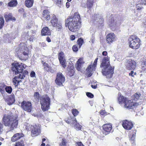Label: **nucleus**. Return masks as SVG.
Returning <instances> with one entry per match:
<instances>
[{
	"label": "nucleus",
	"instance_id": "a18cd8bd",
	"mask_svg": "<svg viewBox=\"0 0 146 146\" xmlns=\"http://www.w3.org/2000/svg\"><path fill=\"white\" fill-rule=\"evenodd\" d=\"M100 114L103 115L105 116L108 114V113L106 112L105 110H101L100 111Z\"/></svg>",
	"mask_w": 146,
	"mask_h": 146
},
{
	"label": "nucleus",
	"instance_id": "6e6d98bb",
	"mask_svg": "<svg viewBox=\"0 0 146 146\" xmlns=\"http://www.w3.org/2000/svg\"><path fill=\"white\" fill-rule=\"evenodd\" d=\"M72 118H71L72 119L71 120H67L66 121V122L68 123H70L72 125H74V123H73V121H72Z\"/></svg>",
	"mask_w": 146,
	"mask_h": 146
},
{
	"label": "nucleus",
	"instance_id": "dca6fc26",
	"mask_svg": "<svg viewBox=\"0 0 146 146\" xmlns=\"http://www.w3.org/2000/svg\"><path fill=\"white\" fill-rule=\"evenodd\" d=\"M84 63L83 58H80L78 59L75 65L76 68L78 71H81Z\"/></svg>",
	"mask_w": 146,
	"mask_h": 146
},
{
	"label": "nucleus",
	"instance_id": "2eb2a0df",
	"mask_svg": "<svg viewBox=\"0 0 146 146\" xmlns=\"http://www.w3.org/2000/svg\"><path fill=\"white\" fill-rule=\"evenodd\" d=\"M136 65L135 62L130 59L128 60L126 63V67L128 70H134L136 68Z\"/></svg>",
	"mask_w": 146,
	"mask_h": 146
},
{
	"label": "nucleus",
	"instance_id": "7c9ffc66",
	"mask_svg": "<svg viewBox=\"0 0 146 146\" xmlns=\"http://www.w3.org/2000/svg\"><path fill=\"white\" fill-rule=\"evenodd\" d=\"M130 102H132V101H131V100H129L128 99L126 100V101L125 102V105L124 107L125 108H128L129 109H132V108H129V106H130Z\"/></svg>",
	"mask_w": 146,
	"mask_h": 146
},
{
	"label": "nucleus",
	"instance_id": "1a4fd4ad",
	"mask_svg": "<svg viewBox=\"0 0 146 146\" xmlns=\"http://www.w3.org/2000/svg\"><path fill=\"white\" fill-rule=\"evenodd\" d=\"M12 70L14 72L16 75L19 74V72L23 70V69L25 68L26 65L24 64L16 63L12 64Z\"/></svg>",
	"mask_w": 146,
	"mask_h": 146
},
{
	"label": "nucleus",
	"instance_id": "c03bdc74",
	"mask_svg": "<svg viewBox=\"0 0 146 146\" xmlns=\"http://www.w3.org/2000/svg\"><path fill=\"white\" fill-rule=\"evenodd\" d=\"M34 97L36 100H38L40 97L39 94L37 92L35 93Z\"/></svg>",
	"mask_w": 146,
	"mask_h": 146
},
{
	"label": "nucleus",
	"instance_id": "f3484780",
	"mask_svg": "<svg viewBox=\"0 0 146 146\" xmlns=\"http://www.w3.org/2000/svg\"><path fill=\"white\" fill-rule=\"evenodd\" d=\"M120 24V22L117 19H111L109 26L113 30H114Z\"/></svg>",
	"mask_w": 146,
	"mask_h": 146
},
{
	"label": "nucleus",
	"instance_id": "0eeeda50",
	"mask_svg": "<svg viewBox=\"0 0 146 146\" xmlns=\"http://www.w3.org/2000/svg\"><path fill=\"white\" fill-rule=\"evenodd\" d=\"M26 128L27 130H31V135L33 137L36 136L40 133V126L38 125H32L28 124Z\"/></svg>",
	"mask_w": 146,
	"mask_h": 146
},
{
	"label": "nucleus",
	"instance_id": "69168bd1",
	"mask_svg": "<svg viewBox=\"0 0 146 146\" xmlns=\"http://www.w3.org/2000/svg\"><path fill=\"white\" fill-rule=\"evenodd\" d=\"M102 54L103 56H106L107 54V52L106 51H104L102 52Z\"/></svg>",
	"mask_w": 146,
	"mask_h": 146
},
{
	"label": "nucleus",
	"instance_id": "37998d69",
	"mask_svg": "<svg viewBox=\"0 0 146 146\" xmlns=\"http://www.w3.org/2000/svg\"><path fill=\"white\" fill-rule=\"evenodd\" d=\"M142 66L143 68V69L144 70H146V59L142 63Z\"/></svg>",
	"mask_w": 146,
	"mask_h": 146
},
{
	"label": "nucleus",
	"instance_id": "8fccbe9b",
	"mask_svg": "<svg viewBox=\"0 0 146 146\" xmlns=\"http://www.w3.org/2000/svg\"><path fill=\"white\" fill-rule=\"evenodd\" d=\"M15 146H24V144L22 141L17 143Z\"/></svg>",
	"mask_w": 146,
	"mask_h": 146
},
{
	"label": "nucleus",
	"instance_id": "774afa93",
	"mask_svg": "<svg viewBox=\"0 0 146 146\" xmlns=\"http://www.w3.org/2000/svg\"><path fill=\"white\" fill-rule=\"evenodd\" d=\"M46 40L48 42H51V40L48 37H47L46 38Z\"/></svg>",
	"mask_w": 146,
	"mask_h": 146
},
{
	"label": "nucleus",
	"instance_id": "4c0bfd02",
	"mask_svg": "<svg viewBox=\"0 0 146 146\" xmlns=\"http://www.w3.org/2000/svg\"><path fill=\"white\" fill-rule=\"evenodd\" d=\"M83 42L84 41L83 39L81 38H80L78 39L77 40V42L80 48V47L81 46L82 44L83 43Z\"/></svg>",
	"mask_w": 146,
	"mask_h": 146
},
{
	"label": "nucleus",
	"instance_id": "2f4dec72",
	"mask_svg": "<svg viewBox=\"0 0 146 146\" xmlns=\"http://www.w3.org/2000/svg\"><path fill=\"white\" fill-rule=\"evenodd\" d=\"M130 104L129 105H130V106H129V108H132V109L139 105V104L138 103H134L133 101L132 102H130Z\"/></svg>",
	"mask_w": 146,
	"mask_h": 146
},
{
	"label": "nucleus",
	"instance_id": "09e8293b",
	"mask_svg": "<svg viewBox=\"0 0 146 146\" xmlns=\"http://www.w3.org/2000/svg\"><path fill=\"white\" fill-rule=\"evenodd\" d=\"M86 95L88 97L91 98H92L94 97V95L90 92H87Z\"/></svg>",
	"mask_w": 146,
	"mask_h": 146
},
{
	"label": "nucleus",
	"instance_id": "79ce46f5",
	"mask_svg": "<svg viewBox=\"0 0 146 146\" xmlns=\"http://www.w3.org/2000/svg\"><path fill=\"white\" fill-rule=\"evenodd\" d=\"M54 2L58 6H60L61 3V0H54Z\"/></svg>",
	"mask_w": 146,
	"mask_h": 146
},
{
	"label": "nucleus",
	"instance_id": "0e129e2a",
	"mask_svg": "<svg viewBox=\"0 0 146 146\" xmlns=\"http://www.w3.org/2000/svg\"><path fill=\"white\" fill-rule=\"evenodd\" d=\"M135 17H134V18H133L132 19V20L135 22L136 21L138 20V19L137 18V16H135Z\"/></svg>",
	"mask_w": 146,
	"mask_h": 146
},
{
	"label": "nucleus",
	"instance_id": "f8f14e48",
	"mask_svg": "<svg viewBox=\"0 0 146 146\" xmlns=\"http://www.w3.org/2000/svg\"><path fill=\"white\" fill-rule=\"evenodd\" d=\"M65 79L62 73L59 72L57 73L56 78L55 80V82L57 85L62 86V83L65 81Z\"/></svg>",
	"mask_w": 146,
	"mask_h": 146
},
{
	"label": "nucleus",
	"instance_id": "20e7f679",
	"mask_svg": "<svg viewBox=\"0 0 146 146\" xmlns=\"http://www.w3.org/2000/svg\"><path fill=\"white\" fill-rule=\"evenodd\" d=\"M17 52L19 56L21 57V59L25 60L28 59L29 49L25 43H21L20 44L19 49Z\"/></svg>",
	"mask_w": 146,
	"mask_h": 146
},
{
	"label": "nucleus",
	"instance_id": "a19ab883",
	"mask_svg": "<svg viewBox=\"0 0 146 146\" xmlns=\"http://www.w3.org/2000/svg\"><path fill=\"white\" fill-rule=\"evenodd\" d=\"M72 111V113L74 116L77 115L79 113L78 111L76 109H73Z\"/></svg>",
	"mask_w": 146,
	"mask_h": 146
},
{
	"label": "nucleus",
	"instance_id": "49530a36",
	"mask_svg": "<svg viewBox=\"0 0 146 146\" xmlns=\"http://www.w3.org/2000/svg\"><path fill=\"white\" fill-rule=\"evenodd\" d=\"M138 3L141 4L142 5L143 4L144 5H146V1L145 0H139Z\"/></svg>",
	"mask_w": 146,
	"mask_h": 146
},
{
	"label": "nucleus",
	"instance_id": "a878e982",
	"mask_svg": "<svg viewBox=\"0 0 146 146\" xmlns=\"http://www.w3.org/2000/svg\"><path fill=\"white\" fill-rule=\"evenodd\" d=\"M4 17L6 21L10 20H15V18L14 17H13L12 14L11 13H7L4 15Z\"/></svg>",
	"mask_w": 146,
	"mask_h": 146
},
{
	"label": "nucleus",
	"instance_id": "338daca9",
	"mask_svg": "<svg viewBox=\"0 0 146 146\" xmlns=\"http://www.w3.org/2000/svg\"><path fill=\"white\" fill-rule=\"evenodd\" d=\"M70 3H69L68 2H67L66 3V6L67 8H68L69 7L70 5Z\"/></svg>",
	"mask_w": 146,
	"mask_h": 146
},
{
	"label": "nucleus",
	"instance_id": "aec40b11",
	"mask_svg": "<svg viewBox=\"0 0 146 146\" xmlns=\"http://www.w3.org/2000/svg\"><path fill=\"white\" fill-rule=\"evenodd\" d=\"M95 68L92 65L89 66L86 69V71L88 76H90L92 74V72L94 71Z\"/></svg>",
	"mask_w": 146,
	"mask_h": 146
},
{
	"label": "nucleus",
	"instance_id": "b1692460",
	"mask_svg": "<svg viewBox=\"0 0 146 146\" xmlns=\"http://www.w3.org/2000/svg\"><path fill=\"white\" fill-rule=\"evenodd\" d=\"M41 34L42 35H50L51 33L47 27L43 28L41 31Z\"/></svg>",
	"mask_w": 146,
	"mask_h": 146
},
{
	"label": "nucleus",
	"instance_id": "39448f33",
	"mask_svg": "<svg viewBox=\"0 0 146 146\" xmlns=\"http://www.w3.org/2000/svg\"><path fill=\"white\" fill-rule=\"evenodd\" d=\"M129 45L133 49H137L140 46V40L136 36L132 35L129 38Z\"/></svg>",
	"mask_w": 146,
	"mask_h": 146
},
{
	"label": "nucleus",
	"instance_id": "bf43d9fd",
	"mask_svg": "<svg viewBox=\"0 0 146 146\" xmlns=\"http://www.w3.org/2000/svg\"><path fill=\"white\" fill-rule=\"evenodd\" d=\"M81 6L84 7H87V5H86V4L85 3H82L81 4Z\"/></svg>",
	"mask_w": 146,
	"mask_h": 146
},
{
	"label": "nucleus",
	"instance_id": "412c9836",
	"mask_svg": "<svg viewBox=\"0 0 146 146\" xmlns=\"http://www.w3.org/2000/svg\"><path fill=\"white\" fill-rule=\"evenodd\" d=\"M72 121H73L74 125H72L74 126V128L76 130H80L82 127V126L77 122L76 118L74 117H73L72 118Z\"/></svg>",
	"mask_w": 146,
	"mask_h": 146
},
{
	"label": "nucleus",
	"instance_id": "864d4df0",
	"mask_svg": "<svg viewBox=\"0 0 146 146\" xmlns=\"http://www.w3.org/2000/svg\"><path fill=\"white\" fill-rule=\"evenodd\" d=\"M98 60V58H96L95 59V60L93 64L92 65V66H94V67L95 68V67L96 66V64H97Z\"/></svg>",
	"mask_w": 146,
	"mask_h": 146
},
{
	"label": "nucleus",
	"instance_id": "f257e3e1",
	"mask_svg": "<svg viewBox=\"0 0 146 146\" xmlns=\"http://www.w3.org/2000/svg\"><path fill=\"white\" fill-rule=\"evenodd\" d=\"M79 13H74V16L68 17L65 21V26L72 32H75L80 27L81 22Z\"/></svg>",
	"mask_w": 146,
	"mask_h": 146
},
{
	"label": "nucleus",
	"instance_id": "cd10ccee",
	"mask_svg": "<svg viewBox=\"0 0 146 146\" xmlns=\"http://www.w3.org/2000/svg\"><path fill=\"white\" fill-rule=\"evenodd\" d=\"M44 69L48 72L53 73L54 70L51 69V67L48 65L46 63H44Z\"/></svg>",
	"mask_w": 146,
	"mask_h": 146
},
{
	"label": "nucleus",
	"instance_id": "e2e57ef3",
	"mask_svg": "<svg viewBox=\"0 0 146 146\" xmlns=\"http://www.w3.org/2000/svg\"><path fill=\"white\" fill-rule=\"evenodd\" d=\"M95 40V38L94 37H92L91 38V39L90 40V41L92 43H94V41Z\"/></svg>",
	"mask_w": 146,
	"mask_h": 146
},
{
	"label": "nucleus",
	"instance_id": "5701e85b",
	"mask_svg": "<svg viewBox=\"0 0 146 146\" xmlns=\"http://www.w3.org/2000/svg\"><path fill=\"white\" fill-rule=\"evenodd\" d=\"M23 134L21 133H17L14 134L11 137V141L13 142H15L19 139L23 137Z\"/></svg>",
	"mask_w": 146,
	"mask_h": 146
},
{
	"label": "nucleus",
	"instance_id": "9b49d317",
	"mask_svg": "<svg viewBox=\"0 0 146 146\" xmlns=\"http://www.w3.org/2000/svg\"><path fill=\"white\" fill-rule=\"evenodd\" d=\"M21 105L23 109L28 112H31L33 109L32 104L30 102L23 101Z\"/></svg>",
	"mask_w": 146,
	"mask_h": 146
},
{
	"label": "nucleus",
	"instance_id": "58836bf2",
	"mask_svg": "<svg viewBox=\"0 0 146 146\" xmlns=\"http://www.w3.org/2000/svg\"><path fill=\"white\" fill-rule=\"evenodd\" d=\"M141 94H140L135 93L133 96V98L135 100H137L139 99Z\"/></svg>",
	"mask_w": 146,
	"mask_h": 146
},
{
	"label": "nucleus",
	"instance_id": "6e6552de",
	"mask_svg": "<svg viewBox=\"0 0 146 146\" xmlns=\"http://www.w3.org/2000/svg\"><path fill=\"white\" fill-rule=\"evenodd\" d=\"M18 73L19 74H17L16 75H17L15 77L13 80V84L15 85V86H17L18 84L21 82V80L19 79H23L25 77V75L27 74L28 72L27 70H25L24 73L23 71L19 72Z\"/></svg>",
	"mask_w": 146,
	"mask_h": 146
},
{
	"label": "nucleus",
	"instance_id": "c85d7f7f",
	"mask_svg": "<svg viewBox=\"0 0 146 146\" xmlns=\"http://www.w3.org/2000/svg\"><path fill=\"white\" fill-rule=\"evenodd\" d=\"M25 3L26 6L29 8L33 6V0H26Z\"/></svg>",
	"mask_w": 146,
	"mask_h": 146
},
{
	"label": "nucleus",
	"instance_id": "052dcab7",
	"mask_svg": "<svg viewBox=\"0 0 146 146\" xmlns=\"http://www.w3.org/2000/svg\"><path fill=\"white\" fill-rule=\"evenodd\" d=\"M70 38L71 40H74L75 39V36L74 35H72L70 36Z\"/></svg>",
	"mask_w": 146,
	"mask_h": 146
},
{
	"label": "nucleus",
	"instance_id": "7ed1b4c3",
	"mask_svg": "<svg viewBox=\"0 0 146 146\" xmlns=\"http://www.w3.org/2000/svg\"><path fill=\"white\" fill-rule=\"evenodd\" d=\"M3 120L4 125L9 127L11 131L13 130L17 126L18 120L17 116L5 114L3 117Z\"/></svg>",
	"mask_w": 146,
	"mask_h": 146
},
{
	"label": "nucleus",
	"instance_id": "680f3d73",
	"mask_svg": "<svg viewBox=\"0 0 146 146\" xmlns=\"http://www.w3.org/2000/svg\"><path fill=\"white\" fill-rule=\"evenodd\" d=\"M135 139V138L133 137H131V138H130V140L131 141V142L132 143H133L134 142V140Z\"/></svg>",
	"mask_w": 146,
	"mask_h": 146
},
{
	"label": "nucleus",
	"instance_id": "f03ea898",
	"mask_svg": "<svg viewBox=\"0 0 146 146\" xmlns=\"http://www.w3.org/2000/svg\"><path fill=\"white\" fill-rule=\"evenodd\" d=\"M101 67L103 68L102 73L107 78H111L113 73L114 67L110 66L109 58L108 56L103 58Z\"/></svg>",
	"mask_w": 146,
	"mask_h": 146
},
{
	"label": "nucleus",
	"instance_id": "e433bc0d",
	"mask_svg": "<svg viewBox=\"0 0 146 146\" xmlns=\"http://www.w3.org/2000/svg\"><path fill=\"white\" fill-rule=\"evenodd\" d=\"M5 87V85L3 84H0V92L2 93L4 92V89Z\"/></svg>",
	"mask_w": 146,
	"mask_h": 146
},
{
	"label": "nucleus",
	"instance_id": "ddd939ff",
	"mask_svg": "<svg viewBox=\"0 0 146 146\" xmlns=\"http://www.w3.org/2000/svg\"><path fill=\"white\" fill-rule=\"evenodd\" d=\"M65 56L64 53L62 52L58 53V58L60 62L62 67L64 68H65L66 66V61Z\"/></svg>",
	"mask_w": 146,
	"mask_h": 146
},
{
	"label": "nucleus",
	"instance_id": "ea45409f",
	"mask_svg": "<svg viewBox=\"0 0 146 146\" xmlns=\"http://www.w3.org/2000/svg\"><path fill=\"white\" fill-rule=\"evenodd\" d=\"M87 7L89 8L92 7L93 5V1L92 0L89 1V0H88L87 3Z\"/></svg>",
	"mask_w": 146,
	"mask_h": 146
},
{
	"label": "nucleus",
	"instance_id": "c9c22d12",
	"mask_svg": "<svg viewBox=\"0 0 146 146\" xmlns=\"http://www.w3.org/2000/svg\"><path fill=\"white\" fill-rule=\"evenodd\" d=\"M138 3L136 5V8L137 10L140 11L142 9H143V7L142 5L141 4H140L138 2Z\"/></svg>",
	"mask_w": 146,
	"mask_h": 146
},
{
	"label": "nucleus",
	"instance_id": "4d7b16f0",
	"mask_svg": "<svg viewBox=\"0 0 146 146\" xmlns=\"http://www.w3.org/2000/svg\"><path fill=\"white\" fill-rule=\"evenodd\" d=\"M74 73V71L73 70H71V71L69 72V74L70 76H73Z\"/></svg>",
	"mask_w": 146,
	"mask_h": 146
},
{
	"label": "nucleus",
	"instance_id": "9d476101",
	"mask_svg": "<svg viewBox=\"0 0 146 146\" xmlns=\"http://www.w3.org/2000/svg\"><path fill=\"white\" fill-rule=\"evenodd\" d=\"M50 22L52 26L56 27V29L58 31H59L62 29L61 23L60 22H58V19L55 15H52Z\"/></svg>",
	"mask_w": 146,
	"mask_h": 146
},
{
	"label": "nucleus",
	"instance_id": "f704fd0d",
	"mask_svg": "<svg viewBox=\"0 0 146 146\" xmlns=\"http://www.w3.org/2000/svg\"><path fill=\"white\" fill-rule=\"evenodd\" d=\"M5 89L6 92L9 94L11 93L12 90V88L9 86L6 87Z\"/></svg>",
	"mask_w": 146,
	"mask_h": 146
},
{
	"label": "nucleus",
	"instance_id": "423d86ee",
	"mask_svg": "<svg viewBox=\"0 0 146 146\" xmlns=\"http://www.w3.org/2000/svg\"><path fill=\"white\" fill-rule=\"evenodd\" d=\"M50 99L48 96L45 95L41 98V108L43 111H46L50 108Z\"/></svg>",
	"mask_w": 146,
	"mask_h": 146
},
{
	"label": "nucleus",
	"instance_id": "13d9d810",
	"mask_svg": "<svg viewBox=\"0 0 146 146\" xmlns=\"http://www.w3.org/2000/svg\"><path fill=\"white\" fill-rule=\"evenodd\" d=\"M35 73L34 72L32 71L31 72V73H30V76L31 77H34L35 76Z\"/></svg>",
	"mask_w": 146,
	"mask_h": 146
},
{
	"label": "nucleus",
	"instance_id": "a211bd4d",
	"mask_svg": "<svg viewBox=\"0 0 146 146\" xmlns=\"http://www.w3.org/2000/svg\"><path fill=\"white\" fill-rule=\"evenodd\" d=\"M112 125L110 124H106L104 125L103 126V128L104 131H105V135H106L109 133L111 131L112 129Z\"/></svg>",
	"mask_w": 146,
	"mask_h": 146
},
{
	"label": "nucleus",
	"instance_id": "6ab92c4d",
	"mask_svg": "<svg viewBox=\"0 0 146 146\" xmlns=\"http://www.w3.org/2000/svg\"><path fill=\"white\" fill-rule=\"evenodd\" d=\"M116 40L115 36L114 33H110L108 34L107 36L106 41L110 44Z\"/></svg>",
	"mask_w": 146,
	"mask_h": 146
},
{
	"label": "nucleus",
	"instance_id": "72a5a7b5",
	"mask_svg": "<svg viewBox=\"0 0 146 146\" xmlns=\"http://www.w3.org/2000/svg\"><path fill=\"white\" fill-rule=\"evenodd\" d=\"M96 20L100 24H102L103 21V19L101 18L100 17L99 15L97 16Z\"/></svg>",
	"mask_w": 146,
	"mask_h": 146
},
{
	"label": "nucleus",
	"instance_id": "de8ad7c7",
	"mask_svg": "<svg viewBox=\"0 0 146 146\" xmlns=\"http://www.w3.org/2000/svg\"><path fill=\"white\" fill-rule=\"evenodd\" d=\"M66 142L65 139H63L62 140V142L60 144V146H65L66 145Z\"/></svg>",
	"mask_w": 146,
	"mask_h": 146
},
{
	"label": "nucleus",
	"instance_id": "393cba45",
	"mask_svg": "<svg viewBox=\"0 0 146 146\" xmlns=\"http://www.w3.org/2000/svg\"><path fill=\"white\" fill-rule=\"evenodd\" d=\"M5 101L9 105L12 104L15 101L14 96L12 95H11L9 97V99L7 100V99H6Z\"/></svg>",
	"mask_w": 146,
	"mask_h": 146
},
{
	"label": "nucleus",
	"instance_id": "5fc2aeb1",
	"mask_svg": "<svg viewBox=\"0 0 146 146\" xmlns=\"http://www.w3.org/2000/svg\"><path fill=\"white\" fill-rule=\"evenodd\" d=\"M77 146H85L81 142H78L76 143Z\"/></svg>",
	"mask_w": 146,
	"mask_h": 146
},
{
	"label": "nucleus",
	"instance_id": "4468645a",
	"mask_svg": "<svg viewBox=\"0 0 146 146\" xmlns=\"http://www.w3.org/2000/svg\"><path fill=\"white\" fill-rule=\"evenodd\" d=\"M122 126L126 130H131L133 127V123L131 121L125 120L123 121Z\"/></svg>",
	"mask_w": 146,
	"mask_h": 146
},
{
	"label": "nucleus",
	"instance_id": "4be33fe9",
	"mask_svg": "<svg viewBox=\"0 0 146 146\" xmlns=\"http://www.w3.org/2000/svg\"><path fill=\"white\" fill-rule=\"evenodd\" d=\"M42 18L45 20H49L50 19V12L47 10H45L43 11Z\"/></svg>",
	"mask_w": 146,
	"mask_h": 146
},
{
	"label": "nucleus",
	"instance_id": "bb28decb",
	"mask_svg": "<svg viewBox=\"0 0 146 146\" xmlns=\"http://www.w3.org/2000/svg\"><path fill=\"white\" fill-rule=\"evenodd\" d=\"M127 99V98H125L123 96L120 95L118 99L119 103V104H124Z\"/></svg>",
	"mask_w": 146,
	"mask_h": 146
},
{
	"label": "nucleus",
	"instance_id": "3c124183",
	"mask_svg": "<svg viewBox=\"0 0 146 146\" xmlns=\"http://www.w3.org/2000/svg\"><path fill=\"white\" fill-rule=\"evenodd\" d=\"M74 52H76L78 50V48L76 45H74L72 48Z\"/></svg>",
	"mask_w": 146,
	"mask_h": 146
},
{
	"label": "nucleus",
	"instance_id": "c756f323",
	"mask_svg": "<svg viewBox=\"0 0 146 146\" xmlns=\"http://www.w3.org/2000/svg\"><path fill=\"white\" fill-rule=\"evenodd\" d=\"M17 4L16 0H12L8 3V5L11 7H13L16 6Z\"/></svg>",
	"mask_w": 146,
	"mask_h": 146
},
{
	"label": "nucleus",
	"instance_id": "603ef678",
	"mask_svg": "<svg viewBox=\"0 0 146 146\" xmlns=\"http://www.w3.org/2000/svg\"><path fill=\"white\" fill-rule=\"evenodd\" d=\"M136 74L135 72H134L133 71H131V72L129 73V75L132 77H134V75Z\"/></svg>",
	"mask_w": 146,
	"mask_h": 146
},
{
	"label": "nucleus",
	"instance_id": "473e14b6",
	"mask_svg": "<svg viewBox=\"0 0 146 146\" xmlns=\"http://www.w3.org/2000/svg\"><path fill=\"white\" fill-rule=\"evenodd\" d=\"M4 23L5 21L3 17H0V29L3 27Z\"/></svg>",
	"mask_w": 146,
	"mask_h": 146
}]
</instances>
